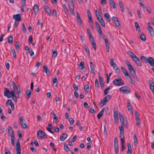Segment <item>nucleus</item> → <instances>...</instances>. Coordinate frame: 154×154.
<instances>
[{
    "instance_id": "nucleus-5",
    "label": "nucleus",
    "mask_w": 154,
    "mask_h": 154,
    "mask_svg": "<svg viewBox=\"0 0 154 154\" xmlns=\"http://www.w3.org/2000/svg\"><path fill=\"white\" fill-rule=\"evenodd\" d=\"M20 124L22 128H26L27 127V126L26 123V121L24 117L23 116L20 117Z\"/></svg>"
},
{
    "instance_id": "nucleus-39",
    "label": "nucleus",
    "mask_w": 154,
    "mask_h": 154,
    "mask_svg": "<svg viewBox=\"0 0 154 154\" xmlns=\"http://www.w3.org/2000/svg\"><path fill=\"white\" fill-rule=\"evenodd\" d=\"M84 49L87 55L88 56H90V53L88 47L87 46H86V47H84Z\"/></svg>"
},
{
    "instance_id": "nucleus-14",
    "label": "nucleus",
    "mask_w": 154,
    "mask_h": 154,
    "mask_svg": "<svg viewBox=\"0 0 154 154\" xmlns=\"http://www.w3.org/2000/svg\"><path fill=\"white\" fill-rule=\"evenodd\" d=\"M13 18L16 21H21V18L20 14L14 15L13 16Z\"/></svg>"
},
{
    "instance_id": "nucleus-20",
    "label": "nucleus",
    "mask_w": 154,
    "mask_h": 154,
    "mask_svg": "<svg viewBox=\"0 0 154 154\" xmlns=\"http://www.w3.org/2000/svg\"><path fill=\"white\" fill-rule=\"evenodd\" d=\"M152 66H154V59L151 57H149V60L148 62Z\"/></svg>"
},
{
    "instance_id": "nucleus-11",
    "label": "nucleus",
    "mask_w": 154,
    "mask_h": 154,
    "mask_svg": "<svg viewBox=\"0 0 154 154\" xmlns=\"http://www.w3.org/2000/svg\"><path fill=\"white\" fill-rule=\"evenodd\" d=\"M130 72L132 76L137 81H138V77L137 76L136 73L135 72L134 69H132L131 70H130L129 71Z\"/></svg>"
},
{
    "instance_id": "nucleus-58",
    "label": "nucleus",
    "mask_w": 154,
    "mask_h": 154,
    "mask_svg": "<svg viewBox=\"0 0 154 154\" xmlns=\"http://www.w3.org/2000/svg\"><path fill=\"white\" fill-rule=\"evenodd\" d=\"M12 54L13 56V57H16V54L15 49H13L12 50Z\"/></svg>"
},
{
    "instance_id": "nucleus-33",
    "label": "nucleus",
    "mask_w": 154,
    "mask_h": 154,
    "mask_svg": "<svg viewBox=\"0 0 154 154\" xmlns=\"http://www.w3.org/2000/svg\"><path fill=\"white\" fill-rule=\"evenodd\" d=\"M128 151V153H130L131 152L132 149L131 147V145L129 143H127Z\"/></svg>"
},
{
    "instance_id": "nucleus-51",
    "label": "nucleus",
    "mask_w": 154,
    "mask_h": 154,
    "mask_svg": "<svg viewBox=\"0 0 154 154\" xmlns=\"http://www.w3.org/2000/svg\"><path fill=\"white\" fill-rule=\"evenodd\" d=\"M100 22L101 25L103 27H105V23L103 19H102L101 20H100Z\"/></svg>"
},
{
    "instance_id": "nucleus-41",
    "label": "nucleus",
    "mask_w": 154,
    "mask_h": 154,
    "mask_svg": "<svg viewBox=\"0 0 154 154\" xmlns=\"http://www.w3.org/2000/svg\"><path fill=\"white\" fill-rule=\"evenodd\" d=\"M140 59L142 60H143L145 62V63H146L148 62L149 60V58H147V57L144 56H141Z\"/></svg>"
},
{
    "instance_id": "nucleus-48",
    "label": "nucleus",
    "mask_w": 154,
    "mask_h": 154,
    "mask_svg": "<svg viewBox=\"0 0 154 154\" xmlns=\"http://www.w3.org/2000/svg\"><path fill=\"white\" fill-rule=\"evenodd\" d=\"M110 64L112 66H113L114 65L116 66V64L114 62V60L113 58H111L110 61Z\"/></svg>"
},
{
    "instance_id": "nucleus-63",
    "label": "nucleus",
    "mask_w": 154,
    "mask_h": 154,
    "mask_svg": "<svg viewBox=\"0 0 154 154\" xmlns=\"http://www.w3.org/2000/svg\"><path fill=\"white\" fill-rule=\"evenodd\" d=\"M132 59L135 62H136L137 60L139 59V58L137 57L136 55L132 58Z\"/></svg>"
},
{
    "instance_id": "nucleus-3",
    "label": "nucleus",
    "mask_w": 154,
    "mask_h": 154,
    "mask_svg": "<svg viewBox=\"0 0 154 154\" xmlns=\"http://www.w3.org/2000/svg\"><path fill=\"white\" fill-rule=\"evenodd\" d=\"M111 98V96L109 95H107L100 102L99 104L100 107H102L104 106L108 100Z\"/></svg>"
},
{
    "instance_id": "nucleus-31",
    "label": "nucleus",
    "mask_w": 154,
    "mask_h": 154,
    "mask_svg": "<svg viewBox=\"0 0 154 154\" xmlns=\"http://www.w3.org/2000/svg\"><path fill=\"white\" fill-rule=\"evenodd\" d=\"M126 78L131 84L133 85H135V84L130 75H129Z\"/></svg>"
},
{
    "instance_id": "nucleus-29",
    "label": "nucleus",
    "mask_w": 154,
    "mask_h": 154,
    "mask_svg": "<svg viewBox=\"0 0 154 154\" xmlns=\"http://www.w3.org/2000/svg\"><path fill=\"white\" fill-rule=\"evenodd\" d=\"M8 134L9 135H13L14 134V131L11 126L8 127Z\"/></svg>"
},
{
    "instance_id": "nucleus-8",
    "label": "nucleus",
    "mask_w": 154,
    "mask_h": 154,
    "mask_svg": "<svg viewBox=\"0 0 154 154\" xmlns=\"http://www.w3.org/2000/svg\"><path fill=\"white\" fill-rule=\"evenodd\" d=\"M69 11L73 15H75V13L74 11V5L73 3L70 2L69 4Z\"/></svg>"
},
{
    "instance_id": "nucleus-28",
    "label": "nucleus",
    "mask_w": 154,
    "mask_h": 154,
    "mask_svg": "<svg viewBox=\"0 0 154 154\" xmlns=\"http://www.w3.org/2000/svg\"><path fill=\"white\" fill-rule=\"evenodd\" d=\"M104 16L105 17L106 19L108 22H111V20L109 17L110 16L109 14L105 13L104 14Z\"/></svg>"
},
{
    "instance_id": "nucleus-60",
    "label": "nucleus",
    "mask_w": 154,
    "mask_h": 154,
    "mask_svg": "<svg viewBox=\"0 0 154 154\" xmlns=\"http://www.w3.org/2000/svg\"><path fill=\"white\" fill-rule=\"evenodd\" d=\"M69 123L71 125L74 122V120L73 119V118H71L69 119Z\"/></svg>"
},
{
    "instance_id": "nucleus-37",
    "label": "nucleus",
    "mask_w": 154,
    "mask_h": 154,
    "mask_svg": "<svg viewBox=\"0 0 154 154\" xmlns=\"http://www.w3.org/2000/svg\"><path fill=\"white\" fill-rule=\"evenodd\" d=\"M13 37L12 35L10 36L8 39V43L10 44H12L13 43Z\"/></svg>"
},
{
    "instance_id": "nucleus-38",
    "label": "nucleus",
    "mask_w": 154,
    "mask_h": 154,
    "mask_svg": "<svg viewBox=\"0 0 154 154\" xmlns=\"http://www.w3.org/2000/svg\"><path fill=\"white\" fill-rule=\"evenodd\" d=\"M135 26L136 28V29L139 32L140 31V29L138 23L136 22L135 23Z\"/></svg>"
},
{
    "instance_id": "nucleus-26",
    "label": "nucleus",
    "mask_w": 154,
    "mask_h": 154,
    "mask_svg": "<svg viewBox=\"0 0 154 154\" xmlns=\"http://www.w3.org/2000/svg\"><path fill=\"white\" fill-rule=\"evenodd\" d=\"M26 94L27 96V99H29L31 97V92L30 90L28 89L26 90Z\"/></svg>"
},
{
    "instance_id": "nucleus-34",
    "label": "nucleus",
    "mask_w": 154,
    "mask_h": 154,
    "mask_svg": "<svg viewBox=\"0 0 154 154\" xmlns=\"http://www.w3.org/2000/svg\"><path fill=\"white\" fill-rule=\"evenodd\" d=\"M43 71L45 72L47 75H48L50 73V70L49 69H48V68L46 66H44Z\"/></svg>"
},
{
    "instance_id": "nucleus-47",
    "label": "nucleus",
    "mask_w": 154,
    "mask_h": 154,
    "mask_svg": "<svg viewBox=\"0 0 154 154\" xmlns=\"http://www.w3.org/2000/svg\"><path fill=\"white\" fill-rule=\"evenodd\" d=\"M64 149L66 152H68L70 151V149L68 146L67 144H65L64 145Z\"/></svg>"
},
{
    "instance_id": "nucleus-36",
    "label": "nucleus",
    "mask_w": 154,
    "mask_h": 154,
    "mask_svg": "<svg viewBox=\"0 0 154 154\" xmlns=\"http://www.w3.org/2000/svg\"><path fill=\"white\" fill-rule=\"evenodd\" d=\"M119 6L121 9L122 12H124V5L122 3L121 1H119Z\"/></svg>"
},
{
    "instance_id": "nucleus-10",
    "label": "nucleus",
    "mask_w": 154,
    "mask_h": 154,
    "mask_svg": "<svg viewBox=\"0 0 154 154\" xmlns=\"http://www.w3.org/2000/svg\"><path fill=\"white\" fill-rule=\"evenodd\" d=\"M77 18L78 24L79 26H81L82 24V20L80 15L78 12H77Z\"/></svg>"
},
{
    "instance_id": "nucleus-40",
    "label": "nucleus",
    "mask_w": 154,
    "mask_h": 154,
    "mask_svg": "<svg viewBox=\"0 0 154 154\" xmlns=\"http://www.w3.org/2000/svg\"><path fill=\"white\" fill-rule=\"evenodd\" d=\"M128 53L131 58H132L134 57V56H136L135 54L133 52L130 51H128Z\"/></svg>"
},
{
    "instance_id": "nucleus-49",
    "label": "nucleus",
    "mask_w": 154,
    "mask_h": 154,
    "mask_svg": "<svg viewBox=\"0 0 154 154\" xmlns=\"http://www.w3.org/2000/svg\"><path fill=\"white\" fill-rule=\"evenodd\" d=\"M107 51L108 52L109 51V43L105 44Z\"/></svg>"
},
{
    "instance_id": "nucleus-55",
    "label": "nucleus",
    "mask_w": 154,
    "mask_h": 154,
    "mask_svg": "<svg viewBox=\"0 0 154 154\" xmlns=\"http://www.w3.org/2000/svg\"><path fill=\"white\" fill-rule=\"evenodd\" d=\"M136 63L138 66H142V64L141 63V62L139 59L137 61L135 62Z\"/></svg>"
},
{
    "instance_id": "nucleus-44",
    "label": "nucleus",
    "mask_w": 154,
    "mask_h": 154,
    "mask_svg": "<svg viewBox=\"0 0 154 154\" xmlns=\"http://www.w3.org/2000/svg\"><path fill=\"white\" fill-rule=\"evenodd\" d=\"M111 87V86H110L108 88H106L104 91V95H106L109 92V90L110 89V88Z\"/></svg>"
},
{
    "instance_id": "nucleus-4",
    "label": "nucleus",
    "mask_w": 154,
    "mask_h": 154,
    "mask_svg": "<svg viewBox=\"0 0 154 154\" xmlns=\"http://www.w3.org/2000/svg\"><path fill=\"white\" fill-rule=\"evenodd\" d=\"M37 137L40 138L46 139L47 138V135L44 133L43 131L42 130H40L37 132Z\"/></svg>"
},
{
    "instance_id": "nucleus-23",
    "label": "nucleus",
    "mask_w": 154,
    "mask_h": 154,
    "mask_svg": "<svg viewBox=\"0 0 154 154\" xmlns=\"http://www.w3.org/2000/svg\"><path fill=\"white\" fill-rule=\"evenodd\" d=\"M104 111L105 108H103L102 109V110L100 112L97 114V118L98 119H100L101 117L103 116Z\"/></svg>"
},
{
    "instance_id": "nucleus-25",
    "label": "nucleus",
    "mask_w": 154,
    "mask_h": 154,
    "mask_svg": "<svg viewBox=\"0 0 154 154\" xmlns=\"http://www.w3.org/2000/svg\"><path fill=\"white\" fill-rule=\"evenodd\" d=\"M148 29V30L149 31L151 35H152V36L154 35V31H153V28L151 26H149Z\"/></svg>"
},
{
    "instance_id": "nucleus-50",
    "label": "nucleus",
    "mask_w": 154,
    "mask_h": 154,
    "mask_svg": "<svg viewBox=\"0 0 154 154\" xmlns=\"http://www.w3.org/2000/svg\"><path fill=\"white\" fill-rule=\"evenodd\" d=\"M52 53V57H53L54 58L57 55V52L56 51L53 50Z\"/></svg>"
},
{
    "instance_id": "nucleus-57",
    "label": "nucleus",
    "mask_w": 154,
    "mask_h": 154,
    "mask_svg": "<svg viewBox=\"0 0 154 154\" xmlns=\"http://www.w3.org/2000/svg\"><path fill=\"white\" fill-rule=\"evenodd\" d=\"M95 85L96 87H98L99 86V83L97 79H96L95 80Z\"/></svg>"
},
{
    "instance_id": "nucleus-59",
    "label": "nucleus",
    "mask_w": 154,
    "mask_h": 154,
    "mask_svg": "<svg viewBox=\"0 0 154 154\" xmlns=\"http://www.w3.org/2000/svg\"><path fill=\"white\" fill-rule=\"evenodd\" d=\"M144 9H146V11L148 12L149 13H151V11L150 10V8L146 6Z\"/></svg>"
},
{
    "instance_id": "nucleus-19",
    "label": "nucleus",
    "mask_w": 154,
    "mask_h": 154,
    "mask_svg": "<svg viewBox=\"0 0 154 154\" xmlns=\"http://www.w3.org/2000/svg\"><path fill=\"white\" fill-rule=\"evenodd\" d=\"M9 103V105L11 106V109L12 110H14V105L13 103L12 102V100H8L7 102H6V105H8L7 103Z\"/></svg>"
},
{
    "instance_id": "nucleus-22",
    "label": "nucleus",
    "mask_w": 154,
    "mask_h": 154,
    "mask_svg": "<svg viewBox=\"0 0 154 154\" xmlns=\"http://www.w3.org/2000/svg\"><path fill=\"white\" fill-rule=\"evenodd\" d=\"M48 127L47 128V130L50 133L54 134V132L51 131V130L53 129V127L51 124H49L48 125Z\"/></svg>"
},
{
    "instance_id": "nucleus-16",
    "label": "nucleus",
    "mask_w": 154,
    "mask_h": 154,
    "mask_svg": "<svg viewBox=\"0 0 154 154\" xmlns=\"http://www.w3.org/2000/svg\"><path fill=\"white\" fill-rule=\"evenodd\" d=\"M9 103V105L11 106V109L12 110H14V105L13 103L12 102V100H8L7 102H6V105H8L7 103Z\"/></svg>"
},
{
    "instance_id": "nucleus-30",
    "label": "nucleus",
    "mask_w": 154,
    "mask_h": 154,
    "mask_svg": "<svg viewBox=\"0 0 154 154\" xmlns=\"http://www.w3.org/2000/svg\"><path fill=\"white\" fill-rule=\"evenodd\" d=\"M91 41V44L92 45L93 47L95 50H96V44L94 40V38L90 39Z\"/></svg>"
},
{
    "instance_id": "nucleus-53",
    "label": "nucleus",
    "mask_w": 154,
    "mask_h": 154,
    "mask_svg": "<svg viewBox=\"0 0 154 154\" xmlns=\"http://www.w3.org/2000/svg\"><path fill=\"white\" fill-rule=\"evenodd\" d=\"M134 143L136 144L137 143V139L136 135L135 134L134 136Z\"/></svg>"
},
{
    "instance_id": "nucleus-45",
    "label": "nucleus",
    "mask_w": 154,
    "mask_h": 154,
    "mask_svg": "<svg viewBox=\"0 0 154 154\" xmlns=\"http://www.w3.org/2000/svg\"><path fill=\"white\" fill-rule=\"evenodd\" d=\"M140 39L143 41H145L146 40V38L145 36L143 34L141 33L140 35Z\"/></svg>"
},
{
    "instance_id": "nucleus-35",
    "label": "nucleus",
    "mask_w": 154,
    "mask_h": 154,
    "mask_svg": "<svg viewBox=\"0 0 154 154\" xmlns=\"http://www.w3.org/2000/svg\"><path fill=\"white\" fill-rule=\"evenodd\" d=\"M85 66L84 62L83 61H81L79 65V69H83L85 67Z\"/></svg>"
},
{
    "instance_id": "nucleus-62",
    "label": "nucleus",
    "mask_w": 154,
    "mask_h": 154,
    "mask_svg": "<svg viewBox=\"0 0 154 154\" xmlns=\"http://www.w3.org/2000/svg\"><path fill=\"white\" fill-rule=\"evenodd\" d=\"M22 26L23 27V31L24 32H26V29L24 23H22Z\"/></svg>"
},
{
    "instance_id": "nucleus-21",
    "label": "nucleus",
    "mask_w": 154,
    "mask_h": 154,
    "mask_svg": "<svg viewBox=\"0 0 154 154\" xmlns=\"http://www.w3.org/2000/svg\"><path fill=\"white\" fill-rule=\"evenodd\" d=\"M119 119L120 120V122H121V125H124V116L120 112H119Z\"/></svg>"
},
{
    "instance_id": "nucleus-43",
    "label": "nucleus",
    "mask_w": 154,
    "mask_h": 154,
    "mask_svg": "<svg viewBox=\"0 0 154 154\" xmlns=\"http://www.w3.org/2000/svg\"><path fill=\"white\" fill-rule=\"evenodd\" d=\"M16 149H21L20 143V140L19 139H18L17 141Z\"/></svg>"
},
{
    "instance_id": "nucleus-18",
    "label": "nucleus",
    "mask_w": 154,
    "mask_h": 154,
    "mask_svg": "<svg viewBox=\"0 0 154 154\" xmlns=\"http://www.w3.org/2000/svg\"><path fill=\"white\" fill-rule=\"evenodd\" d=\"M9 103V105L11 106V109L12 110H14V105L13 103L12 102V100H8L7 102H6V105H8L7 103Z\"/></svg>"
},
{
    "instance_id": "nucleus-54",
    "label": "nucleus",
    "mask_w": 154,
    "mask_h": 154,
    "mask_svg": "<svg viewBox=\"0 0 154 154\" xmlns=\"http://www.w3.org/2000/svg\"><path fill=\"white\" fill-rule=\"evenodd\" d=\"M135 116L136 120L140 119L138 114L137 111H135Z\"/></svg>"
},
{
    "instance_id": "nucleus-52",
    "label": "nucleus",
    "mask_w": 154,
    "mask_h": 154,
    "mask_svg": "<svg viewBox=\"0 0 154 154\" xmlns=\"http://www.w3.org/2000/svg\"><path fill=\"white\" fill-rule=\"evenodd\" d=\"M19 43L18 42H17L15 44V47L16 49L17 50H18L19 49Z\"/></svg>"
},
{
    "instance_id": "nucleus-12",
    "label": "nucleus",
    "mask_w": 154,
    "mask_h": 154,
    "mask_svg": "<svg viewBox=\"0 0 154 154\" xmlns=\"http://www.w3.org/2000/svg\"><path fill=\"white\" fill-rule=\"evenodd\" d=\"M44 9L46 13L49 16H50L51 14V11L49 7L47 6H44Z\"/></svg>"
},
{
    "instance_id": "nucleus-42",
    "label": "nucleus",
    "mask_w": 154,
    "mask_h": 154,
    "mask_svg": "<svg viewBox=\"0 0 154 154\" xmlns=\"http://www.w3.org/2000/svg\"><path fill=\"white\" fill-rule=\"evenodd\" d=\"M12 83L14 90L17 91L18 89L14 81H12Z\"/></svg>"
},
{
    "instance_id": "nucleus-56",
    "label": "nucleus",
    "mask_w": 154,
    "mask_h": 154,
    "mask_svg": "<svg viewBox=\"0 0 154 154\" xmlns=\"http://www.w3.org/2000/svg\"><path fill=\"white\" fill-rule=\"evenodd\" d=\"M135 97H136L139 100H140L141 99L140 96L139 94L135 92Z\"/></svg>"
},
{
    "instance_id": "nucleus-9",
    "label": "nucleus",
    "mask_w": 154,
    "mask_h": 154,
    "mask_svg": "<svg viewBox=\"0 0 154 154\" xmlns=\"http://www.w3.org/2000/svg\"><path fill=\"white\" fill-rule=\"evenodd\" d=\"M112 20L113 23H114L116 26H120V24L118 19L116 17H112Z\"/></svg>"
},
{
    "instance_id": "nucleus-24",
    "label": "nucleus",
    "mask_w": 154,
    "mask_h": 154,
    "mask_svg": "<svg viewBox=\"0 0 154 154\" xmlns=\"http://www.w3.org/2000/svg\"><path fill=\"white\" fill-rule=\"evenodd\" d=\"M121 69L126 77H127L129 75V74L124 67H121Z\"/></svg>"
},
{
    "instance_id": "nucleus-32",
    "label": "nucleus",
    "mask_w": 154,
    "mask_h": 154,
    "mask_svg": "<svg viewBox=\"0 0 154 154\" xmlns=\"http://www.w3.org/2000/svg\"><path fill=\"white\" fill-rule=\"evenodd\" d=\"M127 104L128 108V110L130 111L131 112H132L133 111V110L132 109V107L129 101H128Z\"/></svg>"
},
{
    "instance_id": "nucleus-1",
    "label": "nucleus",
    "mask_w": 154,
    "mask_h": 154,
    "mask_svg": "<svg viewBox=\"0 0 154 154\" xmlns=\"http://www.w3.org/2000/svg\"><path fill=\"white\" fill-rule=\"evenodd\" d=\"M4 96L8 98H9L12 97L13 100L14 102H17V98L14 91H10L7 88H5L4 92Z\"/></svg>"
},
{
    "instance_id": "nucleus-46",
    "label": "nucleus",
    "mask_w": 154,
    "mask_h": 154,
    "mask_svg": "<svg viewBox=\"0 0 154 154\" xmlns=\"http://www.w3.org/2000/svg\"><path fill=\"white\" fill-rule=\"evenodd\" d=\"M149 82L150 85V88H152V87H154V83L152 80H149Z\"/></svg>"
},
{
    "instance_id": "nucleus-2",
    "label": "nucleus",
    "mask_w": 154,
    "mask_h": 154,
    "mask_svg": "<svg viewBox=\"0 0 154 154\" xmlns=\"http://www.w3.org/2000/svg\"><path fill=\"white\" fill-rule=\"evenodd\" d=\"M114 84L116 86H120L124 85V81L121 78L115 79L113 81Z\"/></svg>"
},
{
    "instance_id": "nucleus-15",
    "label": "nucleus",
    "mask_w": 154,
    "mask_h": 154,
    "mask_svg": "<svg viewBox=\"0 0 154 154\" xmlns=\"http://www.w3.org/2000/svg\"><path fill=\"white\" fill-rule=\"evenodd\" d=\"M33 13L36 15L39 10V7L37 5H35L33 7Z\"/></svg>"
},
{
    "instance_id": "nucleus-64",
    "label": "nucleus",
    "mask_w": 154,
    "mask_h": 154,
    "mask_svg": "<svg viewBox=\"0 0 154 154\" xmlns=\"http://www.w3.org/2000/svg\"><path fill=\"white\" fill-rule=\"evenodd\" d=\"M17 153V154H21V149H16Z\"/></svg>"
},
{
    "instance_id": "nucleus-27",
    "label": "nucleus",
    "mask_w": 154,
    "mask_h": 154,
    "mask_svg": "<svg viewBox=\"0 0 154 154\" xmlns=\"http://www.w3.org/2000/svg\"><path fill=\"white\" fill-rule=\"evenodd\" d=\"M67 136V134H63L60 137V140L61 141H64Z\"/></svg>"
},
{
    "instance_id": "nucleus-7",
    "label": "nucleus",
    "mask_w": 154,
    "mask_h": 154,
    "mask_svg": "<svg viewBox=\"0 0 154 154\" xmlns=\"http://www.w3.org/2000/svg\"><path fill=\"white\" fill-rule=\"evenodd\" d=\"M114 148L116 154H118L119 151V144L118 139H115L114 140Z\"/></svg>"
},
{
    "instance_id": "nucleus-17",
    "label": "nucleus",
    "mask_w": 154,
    "mask_h": 154,
    "mask_svg": "<svg viewBox=\"0 0 154 154\" xmlns=\"http://www.w3.org/2000/svg\"><path fill=\"white\" fill-rule=\"evenodd\" d=\"M9 103V105L11 106V109L12 110H14V105L13 103L12 102V100H8L7 102H6V105H8L7 103Z\"/></svg>"
},
{
    "instance_id": "nucleus-6",
    "label": "nucleus",
    "mask_w": 154,
    "mask_h": 154,
    "mask_svg": "<svg viewBox=\"0 0 154 154\" xmlns=\"http://www.w3.org/2000/svg\"><path fill=\"white\" fill-rule=\"evenodd\" d=\"M120 91L122 93L126 94H128L130 92V91L129 89V88L126 86H123L119 89Z\"/></svg>"
},
{
    "instance_id": "nucleus-13",
    "label": "nucleus",
    "mask_w": 154,
    "mask_h": 154,
    "mask_svg": "<svg viewBox=\"0 0 154 154\" xmlns=\"http://www.w3.org/2000/svg\"><path fill=\"white\" fill-rule=\"evenodd\" d=\"M95 25L97 32H98L99 34H101V33H102V31L101 30V27L98 23L97 21L95 22Z\"/></svg>"
},
{
    "instance_id": "nucleus-61",
    "label": "nucleus",
    "mask_w": 154,
    "mask_h": 154,
    "mask_svg": "<svg viewBox=\"0 0 154 154\" xmlns=\"http://www.w3.org/2000/svg\"><path fill=\"white\" fill-rule=\"evenodd\" d=\"M89 88L88 85L87 86L86 85L84 87V89L86 91H88Z\"/></svg>"
}]
</instances>
